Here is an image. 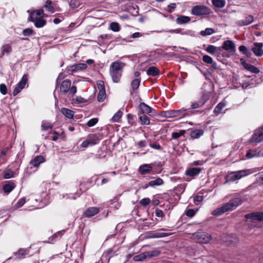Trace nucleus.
I'll return each instance as SVG.
<instances>
[{"instance_id": "obj_1", "label": "nucleus", "mask_w": 263, "mask_h": 263, "mask_svg": "<svg viewBox=\"0 0 263 263\" xmlns=\"http://www.w3.org/2000/svg\"><path fill=\"white\" fill-rule=\"evenodd\" d=\"M64 78L63 73H60L56 80V88L59 89V96L62 97L68 93L71 96H73L77 92V87L72 86L71 87V81L69 79H66L61 81Z\"/></svg>"}, {"instance_id": "obj_2", "label": "nucleus", "mask_w": 263, "mask_h": 263, "mask_svg": "<svg viewBox=\"0 0 263 263\" xmlns=\"http://www.w3.org/2000/svg\"><path fill=\"white\" fill-rule=\"evenodd\" d=\"M125 66V63L119 61L111 63L109 67V73L114 82L118 83L120 81Z\"/></svg>"}, {"instance_id": "obj_3", "label": "nucleus", "mask_w": 263, "mask_h": 263, "mask_svg": "<svg viewBox=\"0 0 263 263\" xmlns=\"http://www.w3.org/2000/svg\"><path fill=\"white\" fill-rule=\"evenodd\" d=\"M241 202L242 201L240 198H235L230 200L229 202L224 204L221 207L214 210L212 212V214L213 215H219L226 212L233 210L240 205Z\"/></svg>"}, {"instance_id": "obj_4", "label": "nucleus", "mask_w": 263, "mask_h": 263, "mask_svg": "<svg viewBox=\"0 0 263 263\" xmlns=\"http://www.w3.org/2000/svg\"><path fill=\"white\" fill-rule=\"evenodd\" d=\"M190 238L196 242L207 243L211 240L212 236L205 232L199 231L192 234Z\"/></svg>"}, {"instance_id": "obj_5", "label": "nucleus", "mask_w": 263, "mask_h": 263, "mask_svg": "<svg viewBox=\"0 0 263 263\" xmlns=\"http://www.w3.org/2000/svg\"><path fill=\"white\" fill-rule=\"evenodd\" d=\"M221 48L222 57L229 58L234 54L235 52L236 46L233 41L231 40L225 41L222 45Z\"/></svg>"}, {"instance_id": "obj_6", "label": "nucleus", "mask_w": 263, "mask_h": 263, "mask_svg": "<svg viewBox=\"0 0 263 263\" xmlns=\"http://www.w3.org/2000/svg\"><path fill=\"white\" fill-rule=\"evenodd\" d=\"M252 173L250 170H243L236 172H233L229 173L226 177V182H234L237 181L242 177H245Z\"/></svg>"}, {"instance_id": "obj_7", "label": "nucleus", "mask_w": 263, "mask_h": 263, "mask_svg": "<svg viewBox=\"0 0 263 263\" xmlns=\"http://www.w3.org/2000/svg\"><path fill=\"white\" fill-rule=\"evenodd\" d=\"M210 9L204 5L194 6L191 10V13L195 16H200L210 14Z\"/></svg>"}, {"instance_id": "obj_8", "label": "nucleus", "mask_w": 263, "mask_h": 263, "mask_svg": "<svg viewBox=\"0 0 263 263\" xmlns=\"http://www.w3.org/2000/svg\"><path fill=\"white\" fill-rule=\"evenodd\" d=\"M263 141V127L256 129L252 137L249 140L250 143H257Z\"/></svg>"}, {"instance_id": "obj_9", "label": "nucleus", "mask_w": 263, "mask_h": 263, "mask_svg": "<svg viewBox=\"0 0 263 263\" xmlns=\"http://www.w3.org/2000/svg\"><path fill=\"white\" fill-rule=\"evenodd\" d=\"M248 222L256 223L257 221H263V213H254L246 215Z\"/></svg>"}, {"instance_id": "obj_10", "label": "nucleus", "mask_w": 263, "mask_h": 263, "mask_svg": "<svg viewBox=\"0 0 263 263\" xmlns=\"http://www.w3.org/2000/svg\"><path fill=\"white\" fill-rule=\"evenodd\" d=\"M27 76L26 74H24L21 80L18 82V83L15 86L13 91V95L14 96H16L17 94H18L21 90L24 88L25 87V85L27 83Z\"/></svg>"}, {"instance_id": "obj_11", "label": "nucleus", "mask_w": 263, "mask_h": 263, "mask_svg": "<svg viewBox=\"0 0 263 263\" xmlns=\"http://www.w3.org/2000/svg\"><path fill=\"white\" fill-rule=\"evenodd\" d=\"M87 66L85 63H79L78 64L73 65L67 67V70L68 72L70 73H74L77 71L84 70L87 68Z\"/></svg>"}, {"instance_id": "obj_12", "label": "nucleus", "mask_w": 263, "mask_h": 263, "mask_svg": "<svg viewBox=\"0 0 263 263\" xmlns=\"http://www.w3.org/2000/svg\"><path fill=\"white\" fill-rule=\"evenodd\" d=\"M214 92L213 90V86L211 85V89L210 90H203L202 96L200 99L204 104H205L210 99V98L214 97Z\"/></svg>"}, {"instance_id": "obj_13", "label": "nucleus", "mask_w": 263, "mask_h": 263, "mask_svg": "<svg viewBox=\"0 0 263 263\" xmlns=\"http://www.w3.org/2000/svg\"><path fill=\"white\" fill-rule=\"evenodd\" d=\"M45 14L43 9L36 10L30 13L29 15V20L31 21H34L36 20L43 18Z\"/></svg>"}, {"instance_id": "obj_14", "label": "nucleus", "mask_w": 263, "mask_h": 263, "mask_svg": "<svg viewBox=\"0 0 263 263\" xmlns=\"http://www.w3.org/2000/svg\"><path fill=\"white\" fill-rule=\"evenodd\" d=\"M98 142V139L95 135H92L90 136L86 140L84 141L81 144V147L84 148L88 147L90 146H92L97 144Z\"/></svg>"}, {"instance_id": "obj_15", "label": "nucleus", "mask_w": 263, "mask_h": 263, "mask_svg": "<svg viewBox=\"0 0 263 263\" xmlns=\"http://www.w3.org/2000/svg\"><path fill=\"white\" fill-rule=\"evenodd\" d=\"M246 158L248 159L253 158L254 157H263V150L258 151L257 149H248L247 151Z\"/></svg>"}, {"instance_id": "obj_16", "label": "nucleus", "mask_w": 263, "mask_h": 263, "mask_svg": "<svg viewBox=\"0 0 263 263\" xmlns=\"http://www.w3.org/2000/svg\"><path fill=\"white\" fill-rule=\"evenodd\" d=\"M205 50L211 54H216L218 56L220 54L222 55L221 48L220 47H216L213 45H209Z\"/></svg>"}, {"instance_id": "obj_17", "label": "nucleus", "mask_w": 263, "mask_h": 263, "mask_svg": "<svg viewBox=\"0 0 263 263\" xmlns=\"http://www.w3.org/2000/svg\"><path fill=\"white\" fill-rule=\"evenodd\" d=\"M262 46L263 44L261 43H255L254 44L252 50L256 56L260 57L263 54Z\"/></svg>"}, {"instance_id": "obj_18", "label": "nucleus", "mask_w": 263, "mask_h": 263, "mask_svg": "<svg viewBox=\"0 0 263 263\" xmlns=\"http://www.w3.org/2000/svg\"><path fill=\"white\" fill-rule=\"evenodd\" d=\"M253 16L250 15L247 16L245 19L238 21L237 24L240 26H246L251 24L253 22Z\"/></svg>"}, {"instance_id": "obj_19", "label": "nucleus", "mask_w": 263, "mask_h": 263, "mask_svg": "<svg viewBox=\"0 0 263 263\" xmlns=\"http://www.w3.org/2000/svg\"><path fill=\"white\" fill-rule=\"evenodd\" d=\"M45 158L41 155L36 156L30 161V164L34 167H38L41 163L44 162Z\"/></svg>"}, {"instance_id": "obj_20", "label": "nucleus", "mask_w": 263, "mask_h": 263, "mask_svg": "<svg viewBox=\"0 0 263 263\" xmlns=\"http://www.w3.org/2000/svg\"><path fill=\"white\" fill-rule=\"evenodd\" d=\"M99 212V209L97 207H90L88 208L84 212V215L87 217H92Z\"/></svg>"}, {"instance_id": "obj_21", "label": "nucleus", "mask_w": 263, "mask_h": 263, "mask_svg": "<svg viewBox=\"0 0 263 263\" xmlns=\"http://www.w3.org/2000/svg\"><path fill=\"white\" fill-rule=\"evenodd\" d=\"M191 18L189 16L184 15H178L176 20V23L179 25L186 24L190 22Z\"/></svg>"}, {"instance_id": "obj_22", "label": "nucleus", "mask_w": 263, "mask_h": 263, "mask_svg": "<svg viewBox=\"0 0 263 263\" xmlns=\"http://www.w3.org/2000/svg\"><path fill=\"white\" fill-rule=\"evenodd\" d=\"M201 170V168H191L186 171L185 175L190 177H194L198 175L200 173Z\"/></svg>"}, {"instance_id": "obj_23", "label": "nucleus", "mask_w": 263, "mask_h": 263, "mask_svg": "<svg viewBox=\"0 0 263 263\" xmlns=\"http://www.w3.org/2000/svg\"><path fill=\"white\" fill-rule=\"evenodd\" d=\"M152 170V167L149 164H143L139 168V172L142 175L149 173Z\"/></svg>"}, {"instance_id": "obj_24", "label": "nucleus", "mask_w": 263, "mask_h": 263, "mask_svg": "<svg viewBox=\"0 0 263 263\" xmlns=\"http://www.w3.org/2000/svg\"><path fill=\"white\" fill-rule=\"evenodd\" d=\"M146 73L149 76L155 77L159 74L160 71L156 67L151 66L147 69Z\"/></svg>"}, {"instance_id": "obj_25", "label": "nucleus", "mask_w": 263, "mask_h": 263, "mask_svg": "<svg viewBox=\"0 0 263 263\" xmlns=\"http://www.w3.org/2000/svg\"><path fill=\"white\" fill-rule=\"evenodd\" d=\"M15 184L13 182L8 181V183L3 186V190L6 193L9 194L15 188Z\"/></svg>"}, {"instance_id": "obj_26", "label": "nucleus", "mask_w": 263, "mask_h": 263, "mask_svg": "<svg viewBox=\"0 0 263 263\" xmlns=\"http://www.w3.org/2000/svg\"><path fill=\"white\" fill-rule=\"evenodd\" d=\"M189 110L187 109L182 108L178 110H175L176 117H183L189 115Z\"/></svg>"}, {"instance_id": "obj_27", "label": "nucleus", "mask_w": 263, "mask_h": 263, "mask_svg": "<svg viewBox=\"0 0 263 263\" xmlns=\"http://www.w3.org/2000/svg\"><path fill=\"white\" fill-rule=\"evenodd\" d=\"M139 108L142 112L141 114H149L152 111V108L144 103H141L139 105Z\"/></svg>"}, {"instance_id": "obj_28", "label": "nucleus", "mask_w": 263, "mask_h": 263, "mask_svg": "<svg viewBox=\"0 0 263 263\" xmlns=\"http://www.w3.org/2000/svg\"><path fill=\"white\" fill-rule=\"evenodd\" d=\"M140 81H141L140 78H136L132 81L131 83L132 90H130L132 95L133 94L134 92L135 91V90L138 89L140 85Z\"/></svg>"}, {"instance_id": "obj_29", "label": "nucleus", "mask_w": 263, "mask_h": 263, "mask_svg": "<svg viewBox=\"0 0 263 263\" xmlns=\"http://www.w3.org/2000/svg\"><path fill=\"white\" fill-rule=\"evenodd\" d=\"M28 254V250L24 249H20L17 252L15 253V255L17 256V258L19 259L24 258Z\"/></svg>"}, {"instance_id": "obj_30", "label": "nucleus", "mask_w": 263, "mask_h": 263, "mask_svg": "<svg viewBox=\"0 0 263 263\" xmlns=\"http://www.w3.org/2000/svg\"><path fill=\"white\" fill-rule=\"evenodd\" d=\"M243 65L247 70L252 73H258L259 72V69L252 65L248 63H244Z\"/></svg>"}, {"instance_id": "obj_31", "label": "nucleus", "mask_w": 263, "mask_h": 263, "mask_svg": "<svg viewBox=\"0 0 263 263\" xmlns=\"http://www.w3.org/2000/svg\"><path fill=\"white\" fill-rule=\"evenodd\" d=\"M203 134V131L202 129H194L192 130L191 132L190 136L192 138L194 139L199 138Z\"/></svg>"}, {"instance_id": "obj_32", "label": "nucleus", "mask_w": 263, "mask_h": 263, "mask_svg": "<svg viewBox=\"0 0 263 263\" xmlns=\"http://www.w3.org/2000/svg\"><path fill=\"white\" fill-rule=\"evenodd\" d=\"M61 112L66 117L69 119H71L73 117L74 112L70 109L66 108H62Z\"/></svg>"}, {"instance_id": "obj_33", "label": "nucleus", "mask_w": 263, "mask_h": 263, "mask_svg": "<svg viewBox=\"0 0 263 263\" xmlns=\"http://www.w3.org/2000/svg\"><path fill=\"white\" fill-rule=\"evenodd\" d=\"M226 106V104L224 102H220L218 104V105L215 107L214 112L216 115H219L222 113V111L223 108Z\"/></svg>"}, {"instance_id": "obj_34", "label": "nucleus", "mask_w": 263, "mask_h": 263, "mask_svg": "<svg viewBox=\"0 0 263 263\" xmlns=\"http://www.w3.org/2000/svg\"><path fill=\"white\" fill-rule=\"evenodd\" d=\"M161 115L163 117L168 118L176 117L175 114V110L163 111L161 112Z\"/></svg>"}, {"instance_id": "obj_35", "label": "nucleus", "mask_w": 263, "mask_h": 263, "mask_svg": "<svg viewBox=\"0 0 263 263\" xmlns=\"http://www.w3.org/2000/svg\"><path fill=\"white\" fill-rule=\"evenodd\" d=\"M12 50L11 45L10 44H7L4 45L2 47V53L1 56L3 55L5 53H9Z\"/></svg>"}, {"instance_id": "obj_36", "label": "nucleus", "mask_w": 263, "mask_h": 263, "mask_svg": "<svg viewBox=\"0 0 263 263\" xmlns=\"http://www.w3.org/2000/svg\"><path fill=\"white\" fill-rule=\"evenodd\" d=\"M213 5L216 8H223L226 5L224 0H212Z\"/></svg>"}, {"instance_id": "obj_37", "label": "nucleus", "mask_w": 263, "mask_h": 263, "mask_svg": "<svg viewBox=\"0 0 263 263\" xmlns=\"http://www.w3.org/2000/svg\"><path fill=\"white\" fill-rule=\"evenodd\" d=\"M139 120L142 125H148L150 123L149 118L144 114L139 115Z\"/></svg>"}, {"instance_id": "obj_38", "label": "nucleus", "mask_w": 263, "mask_h": 263, "mask_svg": "<svg viewBox=\"0 0 263 263\" xmlns=\"http://www.w3.org/2000/svg\"><path fill=\"white\" fill-rule=\"evenodd\" d=\"M122 116V112L118 110L112 117L111 120L112 122H119Z\"/></svg>"}, {"instance_id": "obj_39", "label": "nucleus", "mask_w": 263, "mask_h": 263, "mask_svg": "<svg viewBox=\"0 0 263 263\" xmlns=\"http://www.w3.org/2000/svg\"><path fill=\"white\" fill-rule=\"evenodd\" d=\"M215 32L214 30L212 28H206L205 30H202L200 34L203 36H205L212 34Z\"/></svg>"}, {"instance_id": "obj_40", "label": "nucleus", "mask_w": 263, "mask_h": 263, "mask_svg": "<svg viewBox=\"0 0 263 263\" xmlns=\"http://www.w3.org/2000/svg\"><path fill=\"white\" fill-rule=\"evenodd\" d=\"M163 183V181L162 179L158 178L156 180H152L149 182L148 185L151 186H155L162 185Z\"/></svg>"}, {"instance_id": "obj_41", "label": "nucleus", "mask_w": 263, "mask_h": 263, "mask_svg": "<svg viewBox=\"0 0 263 263\" xmlns=\"http://www.w3.org/2000/svg\"><path fill=\"white\" fill-rule=\"evenodd\" d=\"M172 234L164 232H156L154 233L151 236L152 238H162L170 236Z\"/></svg>"}, {"instance_id": "obj_42", "label": "nucleus", "mask_w": 263, "mask_h": 263, "mask_svg": "<svg viewBox=\"0 0 263 263\" xmlns=\"http://www.w3.org/2000/svg\"><path fill=\"white\" fill-rule=\"evenodd\" d=\"M204 104L199 99L197 101H194L191 104V109H197L201 107Z\"/></svg>"}, {"instance_id": "obj_43", "label": "nucleus", "mask_w": 263, "mask_h": 263, "mask_svg": "<svg viewBox=\"0 0 263 263\" xmlns=\"http://www.w3.org/2000/svg\"><path fill=\"white\" fill-rule=\"evenodd\" d=\"M32 22H34L35 26L37 28H41L43 27L45 25L46 23V21L43 18Z\"/></svg>"}, {"instance_id": "obj_44", "label": "nucleus", "mask_w": 263, "mask_h": 263, "mask_svg": "<svg viewBox=\"0 0 263 263\" xmlns=\"http://www.w3.org/2000/svg\"><path fill=\"white\" fill-rule=\"evenodd\" d=\"M147 258L146 252L141 253L139 255H137L134 256V259L136 261H142Z\"/></svg>"}, {"instance_id": "obj_45", "label": "nucleus", "mask_w": 263, "mask_h": 263, "mask_svg": "<svg viewBox=\"0 0 263 263\" xmlns=\"http://www.w3.org/2000/svg\"><path fill=\"white\" fill-rule=\"evenodd\" d=\"M52 2L50 0H47L46 2V4L44 6L45 9L51 13H53L54 12V8L51 6Z\"/></svg>"}, {"instance_id": "obj_46", "label": "nucleus", "mask_w": 263, "mask_h": 263, "mask_svg": "<svg viewBox=\"0 0 263 263\" xmlns=\"http://www.w3.org/2000/svg\"><path fill=\"white\" fill-rule=\"evenodd\" d=\"M106 95L105 91H99L97 96V100L99 102H103L106 98Z\"/></svg>"}, {"instance_id": "obj_47", "label": "nucleus", "mask_w": 263, "mask_h": 263, "mask_svg": "<svg viewBox=\"0 0 263 263\" xmlns=\"http://www.w3.org/2000/svg\"><path fill=\"white\" fill-rule=\"evenodd\" d=\"M202 60L204 62L206 63L213 64L214 66H216V64L215 63H213V59L208 55H204L202 58Z\"/></svg>"}, {"instance_id": "obj_48", "label": "nucleus", "mask_w": 263, "mask_h": 263, "mask_svg": "<svg viewBox=\"0 0 263 263\" xmlns=\"http://www.w3.org/2000/svg\"><path fill=\"white\" fill-rule=\"evenodd\" d=\"M13 177V172L10 169L6 170L4 172V178L5 179H10Z\"/></svg>"}, {"instance_id": "obj_49", "label": "nucleus", "mask_w": 263, "mask_h": 263, "mask_svg": "<svg viewBox=\"0 0 263 263\" xmlns=\"http://www.w3.org/2000/svg\"><path fill=\"white\" fill-rule=\"evenodd\" d=\"M110 28L115 32H118L120 29L119 24L116 22H112L110 23Z\"/></svg>"}, {"instance_id": "obj_50", "label": "nucleus", "mask_w": 263, "mask_h": 263, "mask_svg": "<svg viewBox=\"0 0 263 263\" xmlns=\"http://www.w3.org/2000/svg\"><path fill=\"white\" fill-rule=\"evenodd\" d=\"M185 130H180L178 132H174L172 133V139H177L180 136H183L185 134Z\"/></svg>"}, {"instance_id": "obj_51", "label": "nucleus", "mask_w": 263, "mask_h": 263, "mask_svg": "<svg viewBox=\"0 0 263 263\" xmlns=\"http://www.w3.org/2000/svg\"><path fill=\"white\" fill-rule=\"evenodd\" d=\"M256 180L257 183H263V171L256 175Z\"/></svg>"}, {"instance_id": "obj_52", "label": "nucleus", "mask_w": 263, "mask_h": 263, "mask_svg": "<svg viewBox=\"0 0 263 263\" xmlns=\"http://www.w3.org/2000/svg\"><path fill=\"white\" fill-rule=\"evenodd\" d=\"M147 257H152L154 256H157L160 254V251L157 250H155L152 252H146Z\"/></svg>"}, {"instance_id": "obj_53", "label": "nucleus", "mask_w": 263, "mask_h": 263, "mask_svg": "<svg viewBox=\"0 0 263 263\" xmlns=\"http://www.w3.org/2000/svg\"><path fill=\"white\" fill-rule=\"evenodd\" d=\"M52 127V124L50 123L47 122H43L42 124V127L44 130H47L51 128Z\"/></svg>"}, {"instance_id": "obj_54", "label": "nucleus", "mask_w": 263, "mask_h": 263, "mask_svg": "<svg viewBox=\"0 0 263 263\" xmlns=\"http://www.w3.org/2000/svg\"><path fill=\"white\" fill-rule=\"evenodd\" d=\"M98 121V120L97 118H92L88 121L87 125L89 127H91L94 126L96 124H97Z\"/></svg>"}, {"instance_id": "obj_55", "label": "nucleus", "mask_w": 263, "mask_h": 263, "mask_svg": "<svg viewBox=\"0 0 263 263\" xmlns=\"http://www.w3.org/2000/svg\"><path fill=\"white\" fill-rule=\"evenodd\" d=\"M33 30L31 28H27L23 30V34L25 36H29L32 34Z\"/></svg>"}, {"instance_id": "obj_56", "label": "nucleus", "mask_w": 263, "mask_h": 263, "mask_svg": "<svg viewBox=\"0 0 263 263\" xmlns=\"http://www.w3.org/2000/svg\"><path fill=\"white\" fill-rule=\"evenodd\" d=\"M151 200L149 198H143L140 201V204L142 205L146 206L149 204Z\"/></svg>"}, {"instance_id": "obj_57", "label": "nucleus", "mask_w": 263, "mask_h": 263, "mask_svg": "<svg viewBox=\"0 0 263 263\" xmlns=\"http://www.w3.org/2000/svg\"><path fill=\"white\" fill-rule=\"evenodd\" d=\"M7 87H6V85L4 84H1L0 85V91H1V92L3 95H5L7 92Z\"/></svg>"}, {"instance_id": "obj_58", "label": "nucleus", "mask_w": 263, "mask_h": 263, "mask_svg": "<svg viewBox=\"0 0 263 263\" xmlns=\"http://www.w3.org/2000/svg\"><path fill=\"white\" fill-rule=\"evenodd\" d=\"M76 102L78 104H80L86 102V100L81 96H78L76 98Z\"/></svg>"}, {"instance_id": "obj_59", "label": "nucleus", "mask_w": 263, "mask_h": 263, "mask_svg": "<svg viewBox=\"0 0 263 263\" xmlns=\"http://www.w3.org/2000/svg\"><path fill=\"white\" fill-rule=\"evenodd\" d=\"M97 87L99 91H105L104 83L102 81L98 83Z\"/></svg>"}, {"instance_id": "obj_60", "label": "nucleus", "mask_w": 263, "mask_h": 263, "mask_svg": "<svg viewBox=\"0 0 263 263\" xmlns=\"http://www.w3.org/2000/svg\"><path fill=\"white\" fill-rule=\"evenodd\" d=\"M9 148L8 147H5L4 148L1 154L0 158L2 159L3 161H4V156L6 155L8 151Z\"/></svg>"}, {"instance_id": "obj_61", "label": "nucleus", "mask_w": 263, "mask_h": 263, "mask_svg": "<svg viewBox=\"0 0 263 263\" xmlns=\"http://www.w3.org/2000/svg\"><path fill=\"white\" fill-rule=\"evenodd\" d=\"M149 145L152 148L154 149L158 150H161L162 149L161 146L159 144L156 143H151Z\"/></svg>"}, {"instance_id": "obj_62", "label": "nucleus", "mask_w": 263, "mask_h": 263, "mask_svg": "<svg viewBox=\"0 0 263 263\" xmlns=\"http://www.w3.org/2000/svg\"><path fill=\"white\" fill-rule=\"evenodd\" d=\"M239 50L240 52L246 55H247L249 53V51L245 46H240L239 47Z\"/></svg>"}, {"instance_id": "obj_63", "label": "nucleus", "mask_w": 263, "mask_h": 263, "mask_svg": "<svg viewBox=\"0 0 263 263\" xmlns=\"http://www.w3.org/2000/svg\"><path fill=\"white\" fill-rule=\"evenodd\" d=\"M195 214V212L193 209H189L186 212V215L188 217H193Z\"/></svg>"}, {"instance_id": "obj_64", "label": "nucleus", "mask_w": 263, "mask_h": 263, "mask_svg": "<svg viewBox=\"0 0 263 263\" xmlns=\"http://www.w3.org/2000/svg\"><path fill=\"white\" fill-rule=\"evenodd\" d=\"M25 203V199L24 198L20 199L16 203L17 207L20 208Z\"/></svg>"}]
</instances>
